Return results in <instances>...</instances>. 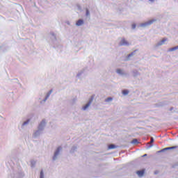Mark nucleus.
I'll list each match as a JSON object with an SVG mask.
<instances>
[{"mask_svg": "<svg viewBox=\"0 0 178 178\" xmlns=\"http://www.w3.org/2000/svg\"><path fill=\"white\" fill-rule=\"evenodd\" d=\"M154 22H156V19H151V20L148 21L147 22L142 24L141 26L145 27V26H149V25L152 24V23H154Z\"/></svg>", "mask_w": 178, "mask_h": 178, "instance_id": "f257e3e1", "label": "nucleus"}, {"mask_svg": "<svg viewBox=\"0 0 178 178\" xmlns=\"http://www.w3.org/2000/svg\"><path fill=\"white\" fill-rule=\"evenodd\" d=\"M92 99H94V96H92L89 102L82 108L83 111H86V109H87L90 106V105H91V102H92Z\"/></svg>", "mask_w": 178, "mask_h": 178, "instance_id": "f03ea898", "label": "nucleus"}, {"mask_svg": "<svg viewBox=\"0 0 178 178\" xmlns=\"http://www.w3.org/2000/svg\"><path fill=\"white\" fill-rule=\"evenodd\" d=\"M177 148V146H173L170 147H165L161 150V152H165V151H169V149H176Z\"/></svg>", "mask_w": 178, "mask_h": 178, "instance_id": "7ed1b4c3", "label": "nucleus"}, {"mask_svg": "<svg viewBox=\"0 0 178 178\" xmlns=\"http://www.w3.org/2000/svg\"><path fill=\"white\" fill-rule=\"evenodd\" d=\"M144 173H145V170H138L136 172V174L139 177H143L144 176Z\"/></svg>", "mask_w": 178, "mask_h": 178, "instance_id": "20e7f679", "label": "nucleus"}, {"mask_svg": "<svg viewBox=\"0 0 178 178\" xmlns=\"http://www.w3.org/2000/svg\"><path fill=\"white\" fill-rule=\"evenodd\" d=\"M120 45H129V42L126 40V39H122Z\"/></svg>", "mask_w": 178, "mask_h": 178, "instance_id": "39448f33", "label": "nucleus"}, {"mask_svg": "<svg viewBox=\"0 0 178 178\" xmlns=\"http://www.w3.org/2000/svg\"><path fill=\"white\" fill-rule=\"evenodd\" d=\"M60 149H62V147H58L54 154V156H58L59 155V152H60Z\"/></svg>", "mask_w": 178, "mask_h": 178, "instance_id": "423d86ee", "label": "nucleus"}, {"mask_svg": "<svg viewBox=\"0 0 178 178\" xmlns=\"http://www.w3.org/2000/svg\"><path fill=\"white\" fill-rule=\"evenodd\" d=\"M168 41V38H163V40H161V42L159 43V45H163L165 42Z\"/></svg>", "mask_w": 178, "mask_h": 178, "instance_id": "0eeeda50", "label": "nucleus"}, {"mask_svg": "<svg viewBox=\"0 0 178 178\" xmlns=\"http://www.w3.org/2000/svg\"><path fill=\"white\" fill-rule=\"evenodd\" d=\"M84 23V21L83 19H79L76 22V26H81Z\"/></svg>", "mask_w": 178, "mask_h": 178, "instance_id": "6e6552de", "label": "nucleus"}, {"mask_svg": "<svg viewBox=\"0 0 178 178\" xmlns=\"http://www.w3.org/2000/svg\"><path fill=\"white\" fill-rule=\"evenodd\" d=\"M115 148H118V147L113 144L108 145V149H115Z\"/></svg>", "mask_w": 178, "mask_h": 178, "instance_id": "1a4fd4ad", "label": "nucleus"}, {"mask_svg": "<svg viewBox=\"0 0 178 178\" xmlns=\"http://www.w3.org/2000/svg\"><path fill=\"white\" fill-rule=\"evenodd\" d=\"M134 55V52H132L131 54H129L128 56H127V60H129V59H130L131 56H133Z\"/></svg>", "mask_w": 178, "mask_h": 178, "instance_id": "9d476101", "label": "nucleus"}, {"mask_svg": "<svg viewBox=\"0 0 178 178\" xmlns=\"http://www.w3.org/2000/svg\"><path fill=\"white\" fill-rule=\"evenodd\" d=\"M117 73H118V74H123V70H122L121 69H118Z\"/></svg>", "mask_w": 178, "mask_h": 178, "instance_id": "9b49d317", "label": "nucleus"}, {"mask_svg": "<svg viewBox=\"0 0 178 178\" xmlns=\"http://www.w3.org/2000/svg\"><path fill=\"white\" fill-rule=\"evenodd\" d=\"M122 94H123L124 95H127V94H129V90H123V91H122Z\"/></svg>", "mask_w": 178, "mask_h": 178, "instance_id": "f8f14e48", "label": "nucleus"}, {"mask_svg": "<svg viewBox=\"0 0 178 178\" xmlns=\"http://www.w3.org/2000/svg\"><path fill=\"white\" fill-rule=\"evenodd\" d=\"M137 143H138V140H137V139H134V140L131 141V143H132V144H137Z\"/></svg>", "mask_w": 178, "mask_h": 178, "instance_id": "ddd939ff", "label": "nucleus"}, {"mask_svg": "<svg viewBox=\"0 0 178 178\" xmlns=\"http://www.w3.org/2000/svg\"><path fill=\"white\" fill-rule=\"evenodd\" d=\"M110 101H112V97H108L106 99V102H110Z\"/></svg>", "mask_w": 178, "mask_h": 178, "instance_id": "4468645a", "label": "nucleus"}, {"mask_svg": "<svg viewBox=\"0 0 178 178\" xmlns=\"http://www.w3.org/2000/svg\"><path fill=\"white\" fill-rule=\"evenodd\" d=\"M40 178H44V172L42 170L40 172Z\"/></svg>", "mask_w": 178, "mask_h": 178, "instance_id": "2eb2a0df", "label": "nucleus"}, {"mask_svg": "<svg viewBox=\"0 0 178 178\" xmlns=\"http://www.w3.org/2000/svg\"><path fill=\"white\" fill-rule=\"evenodd\" d=\"M90 15V11H88V9L86 10V16H88Z\"/></svg>", "mask_w": 178, "mask_h": 178, "instance_id": "dca6fc26", "label": "nucleus"}, {"mask_svg": "<svg viewBox=\"0 0 178 178\" xmlns=\"http://www.w3.org/2000/svg\"><path fill=\"white\" fill-rule=\"evenodd\" d=\"M29 122H30V120H27L26 122H24L23 125L24 126V125L27 124V123H29Z\"/></svg>", "mask_w": 178, "mask_h": 178, "instance_id": "f3484780", "label": "nucleus"}, {"mask_svg": "<svg viewBox=\"0 0 178 178\" xmlns=\"http://www.w3.org/2000/svg\"><path fill=\"white\" fill-rule=\"evenodd\" d=\"M152 143H154V138H151L150 140V144H152Z\"/></svg>", "mask_w": 178, "mask_h": 178, "instance_id": "a211bd4d", "label": "nucleus"}, {"mask_svg": "<svg viewBox=\"0 0 178 178\" xmlns=\"http://www.w3.org/2000/svg\"><path fill=\"white\" fill-rule=\"evenodd\" d=\"M131 26H132V29H136V24H133Z\"/></svg>", "mask_w": 178, "mask_h": 178, "instance_id": "6ab92c4d", "label": "nucleus"}, {"mask_svg": "<svg viewBox=\"0 0 178 178\" xmlns=\"http://www.w3.org/2000/svg\"><path fill=\"white\" fill-rule=\"evenodd\" d=\"M42 123H43L44 124H45V121H42Z\"/></svg>", "mask_w": 178, "mask_h": 178, "instance_id": "aec40b11", "label": "nucleus"}, {"mask_svg": "<svg viewBox=\"0 0 178 178\" xmlns=\"http://www.w3.org/2000/svg\"><path fill=\"white\" fill-rule=\"evenodd\" d=\"M51 92H52V90H50L49 93V94H51Z\"/></svg>", "mask_w": 178, "mask_h": 178, "instance_id": "412c9836", "label": "nucleus"}, {"mask_svg": "<svg viewBox=\"0 0 178 178\" xmlns=\"http://www.w3.org/2000/svg\"><path fill=\"white\" fill-rule=\"evenodd\" d=\"M172 109H173V108H170V111H172Z\"/></svg>", "mask_w": 178, "mask_h": 178, "instance_id": "4be33fe9", "label": "nucleus"}, {"mask_svg": "<svg viewBox=\"0 0 178 178\" xmlns=\"http://www.w3.org/2000/svg\"><path fill=\"white\" fill-rule=\"evenodd\" d=\"M147 154H145L143 156H146Z\"/></svg>", "mask_w": 178, "mask_h": 178, "instance_id": "5701e85b", "label": "nucleus"}]
</instances>
